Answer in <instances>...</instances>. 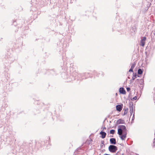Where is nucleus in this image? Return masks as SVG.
Returning <instances> with one entry per match:
<instances>
[{
  "label": "nucleus",
  "mask_w": 155,
  "mask_h": 155,
  "mask_svg": "<svg viewBox=\"0 0 155 155\" xmlns=\"http://www.w3.org/2000/svg\"><path fill=\"white\" fill-rule=\"evenodd\" d=\"M127 133V129L126 126L123 125H119L118 128V134L119 135H120L122 134L123 133Z\"/></svg>",
  "instance_id": "f257e3e1"
},
{
  "label": "nucleus",
  "mask_w": 155,
  "mask_h": 155,
  "mask_svg": "<svg viewBox=\"0 0 155 155\" xmlns=\"http://www.w3.org/2000/svg\"><path fill=\"white\" fill-rule=\"evenodd\" d=\"M108 150L111 152L115 153L117 150V147L114 145H110L108 147Z\"/></svg>",
  "instance_id": "f03ea898"
},
{
  "label": "nucleus",
  "mask_w": 155,
  "mask_h": 155,
  "mask_svg": "<svg viewBox=\"0 0 155 155\" xmlns=\"http://www.w3.org/2000/svg\"><path fill=\"white\" fill-rule=\"evenodd\" d=\"M100 134L101 135V137L103 139L105 138L106 135V133L102 131H101Z\"/></svg>",
  "instance_id": "7ed1b4c3"
},
{
  "label": "nucleus",
  "mask_w": 155,
  "mask_h": 155,
  "mask_svg": "<svg viewBox=\"0 0 155 155\" xmlns=\"http://www.w3.org/2000/svg\"><path fill=\"white\" fill-rule=\"evenodd\" d=\"M122 134H123V135L121 134L120 136L121 139L122 140H124L126 137L127 133H123Z\"/></svg>",
  "instance_id": "20e7f679"
},
{
  "label": "nucleus",
  "mask_w": 155,
  "mask_h": 155,
  "mask_svg": "<svg viewBox=\"0 0 155 155\" xmlns=\"http://www.w3.org/2000/svg\"><path fill=\"white\" fill-rule=\"evenodd\" d=\"M119 92L122 94H125L126 93V91L123 87H121L119 89Z\"/></svg>",
  "instance_id": "39448f33"
},
{
  "label": "nucleus",
  "mask_w": 155,
  "mask_h": 155,
  "mask_svg": "<svg viewBox=\"0 0 155 155\" xmlns=\"http://www.w3.org/2000/svg\"><path fill=\"white\" fill-rule=\"evenodd\" d=\"M110 143L111 144H116V140L115 138H111L110 139Z\"/></svg>",
  "instance_id": "423d86ee"
},
{
  "label": "nucleus",
  "mask_w": 155,
  "mask_h": 155,
  "mask_svg": "<svg viewBox=\"0 0 155 155\" xmlns=\"http://www.w3.org/2000/svg\"><path fill=\"white\" fill-rule=\"evenodd\" d=\"M116 110H117L120 111L122 110V107L120 105H117L116 106Z\"/></svg>",
  "instance_id": "0eeeda50"
},
{
  "label": "nucleus",
  "mask_w": 155,
  "mask_h": 155,
  "mask_svg": "<svg viewBox=\"0 0 155 155\" xmlns=\"http://www.w3.org/2000/svg\"><path fill=\"white\" fill-rule=\"evenodd\" d=\"M125 123L124 121L121 119L118 120L117 121V123L118 124H124Z\"/></svg>",
  "instance_id": "6e6552de"
},
{
  "label": "nucleus",
  "mask_w": 155,
  "mask_h": 155,
  "mask_svg": "<svg viewBox=\"0 0 155 155\" xmlns=\"http://www.w3.org/2000/svg\"><path fill=\"white\" fill-rule=\"evenodd\" d=\"M129 106L130 110H134V105L132 102L130 103Z\"/></svg>",
  "instance_id": "1a4fd4ad"
},
{
  "label": "nucleus",
  "mask_w": 155,
  "mask_h": 155,
  "mask_svg": "<svg viewBox=\"0 0 155 155\" xmlns=\"http://www.w3.org/2000/svg\"><path fill=\"white\" fill-rule=\"evenodd\" d=\"M136 81H137V82H139V83L141 82V83L140 84L142 85H143V81L142 79H141L140 80H139L138 79H137L136 80Z\"/></svg>",
  "instance_id": "9d476101"
},
{
  "label": "nucleus",
  "mask_w": 155,
  "mask_h": 155,
  "mask_svg": "<svg viewBox=\"0 0 155 155\" xmlns=\"http://www.w3.org/2000/svg\"><path fill=\"white\" fill-rule=\"evenodd\" d=\"M124 112L123 115H124L126 114L127 113L128 109V108H124Z\"/></svg>",
  "instance_id": "9b49d317"
},
{
  "label": "nucleus",
  "mask_w": 155,
  "mask_h": 155,
  "mask_svg": "<svg viewBox=\"0 0 155 155\" xmlns=\"http://www.w3.org/2000/svg\"><path fill=\"white\" fill-rule=\"evenodd\" d=\"M143 73V71L140 68L138 70V74H141Z\"/></svg>",
  "instance_id": "f8f14e48"
},
{
  "label": "nucleus",
  "mask_w": 155,
  "mask_h": 155,
  "mask_svg": "<svg viewBox=\"0 0 155 155\" xmlns=\"http://www.w3.org/2000/svg\"><path fill=\"white\" fill-rule=\"evenodd\" d=\"M140 45L141 46H143L145 45V41L141 40Z\"/></svg>",
  "instance_id": "ddd939ff"
},
{
  "label": "nucleus",
  "mask_w": 155,
  "mask_h": 155,
  "mask_svg": "<svg viewBox=\"0 0 155 155\" xmlns=\"http://www.w3.org/2000/svg\"><path fill=\"white\" fill-rule=\"evenodd\" d=\"M115 132L114 130H111L110 131V133L111 134H114Z\"/></svg>",
  "instance_id": "4468645a"
},
{
  "label": "nucleus",
  "mask_w": 155,
  "mask_h": 155,
  "mask_svg": "<svg viewBox=\"0 0 155 155\" xmlns=\"http://www.w3.org/2000/svg\"><path fill=\"white\" fill-rule=\"evenodd\" d=\"M133 74L134 75L132 77V78L133 80H134L136 77V74H134V73H133Z\"/></svg>",
  "instance_id": "2eb2a0df"
},
{
  "label": "nucleus",
  "mask_w": 155,
  "mask_h": 155,
  "mask_svg": "<svg viewBox=\"0 0 155 155\" xmlns=\"http://www.w3.org/2000/svg\"><path fill=\"white\" fill-rule=\"evenodd\" d=\"M135 64H133L131 66V68L134 69V68L135 67Z\"/></svg>",
  "instance_id": "dca6fc26"
},
{
  "label": "nucleus",
  "mask_w": 155,
  "mask_h": 155,
  "mask_svg": "<svg viewBox=\"0 0 155 155\" xmlns=\"http://www.w3.org/2000/svg\"><path fill=\"white\" fill-rule=\"evenodd\" d=\"M146 37H143V38L141 40L145 41L146 40Z\"/></svg>",
  "instance_id": "f3484780"
},
{
  "label": "nucleus",
  "mask_w": 155,
  "mask_h": 155,
  "mask_svg": "<svg viewBox=\"0 0 155 155\" xmlns=\"http://www.w3.org/2000/svg\"><path fill=\"white\" fill-rule=\"evenodd\" d=\"M137 99V96H135L133 98V99H132V101H133V100H136Z\"/></svg>",
  "instance_id": "a211bd4d"
},
{
  "label": "nucleus",
  "mask_w": 155,
  "mask_h": 155,
  "mask_svg": "<svg viewBox=\"0 0 155 155\" xmlns=\"http://www.w3.org/2000/svg\"><path fill=\"white\" fill-rule=\"evenodd\" d=\"M86 74H87L86 73H84L83 74H79L78 75L80 76V75H81L84 76V75H85Z\"/></svg>",
  "instance_id": "6ab92c4d"
},
{
  "label": "nucleus",
  "mask_w": 155,
  "mask_h": 155,
  "mask_svg": "<svg viewBox=\"0 0 155 155\" xmlns=\"http://www.w3.org/2000/svg\"><path fill=\"white\" fill-rule=\"evenodd\" d=\"M130 87H127V90L128 92L130 91Z\"/></svg>",
  "instance_id": "aec40b11"
},
{
  "label": "nucleus",
  "mask_w": 155,
  "mask_h": 155,
  "mask_svg": "<svg viewBox=\"0 0 155 155\" xmlns=\"http://www.w3.org/2000/svg\"><path fill=\"white\" fill-rule=\"evenodd\" d=\"M133 69L131 68H130V70H129V72H133Z\"/></svg>",
  "instance_id": "412c9836"
},
{
  "label": "nucleus",
  "mask_w": 155,
  "mask_h": 155,
  "mask_svg": "<svg viewBox=\"0 0 155 155\" xmlns=\"http://www.w3.org/2000/svg\"><path fill=\"white\" fill-rule=\"evenodd\" d=\"M134 114L132 118V120H134Z\"/></svg>",
  "instance_id": "4be33fe9"
},
{
  "label": "nucleus",
  "mask_w": 155,
  "mask_h": 155,
  "mask_svg": "<svg viewBox=\"0 0 155 155\" xmlns=\"http://www.w3.org/2000/svg\"><path fill=\"white\" fill-rule=\"evenodd\" d=\"M134 80H133V79L132 78V79H131V80H130V82H133V81H134Z\"/></svg>",
  "instance_id": "5701e85b"
},
{
  "label": "nucleus",
  "mask_w": 155,
  "mask_h": 155,
  "mask_svg": "<svg viewBox=\"0 0 155 155\" xmlns=\"http://www.w3.org/2000/svg\"><path fill=\"white\" fill-rule=\"evenodd\" d=\"M104 141H101V144H103L104 145Z\"/></svg>",
  "instance_id": "b1692460"
},
{
  "label": "nucleus",
  "mask_w": 155,
  "mask_h": 155,
  "mask_svg": "<svg viewBox=\"0 0 155 155\" xmlns=\"http://www.w3.org/2000/svg\"><path fill=\"white\" fill-rule=\"evenodd\" d=\"M134 110H130V112H131L133 113Z\"/></svg>",
  "instance_id": "393cba45"
},
{
  "label": "nucleus",
  "mask_w": 155,
  "mask_h": 155,
  "mask_svg": "<svg viewBox=\"0 0 155 155\" xmlns=\"http://www.w3.org/2000/svg\"><path fill=\"white\" fill-rule=\"evenodd\" d=\"M153 34H154V35H155V31H154V32H153Z\"/></svg>",
  "instance_id": "a878e982"
},
{
  "label": "nucleus",
  "mask_w": 155,
  "mask_h": 155,
  "mask_svg": "<svg viewBox=\"0 0 155 155\" xmlns=\"http://www.w3.org/2000/svg\"><path fill=\"white\" fill-rule=\"evenodd\" d=\"M130 116H131L132 114V113L131 112H130Z\"/></svg>",
  "instance_id": "bb28decb"
},
{
  "label": "nucleus",
  "mask_w": 155,
  "mask_h": 155,
  "mask_svg": "<svg viewBox=\"0 0 155 155\" xmlns=\"http://www.w3.org/2000/svg\"><path fill=\"white\" fill-rule=\"evenodd\" d=\"M104 129H106V128L105 127H104L103 128V130H104Z\"/></svg>",
  "instance_id": "cd10ccee"
},
{
  "label": "nucleus",
  "mask_w": 155,
  "mask_h": 155,
  "mask_svg": "<svg viewBox=\"0 0 155 155\" xmlns=\"http://www.w3.org/2000/svg\"><path fill=\"white\" fill-rule=\"evenodd\" d=\"M103 144H102V145H101V146H103Z\"/></svg>",
  "instance_id": "c85d7f7f"
},
{
  "label": "nucleus",
  "mask_w": 155,
  "mask_h": 155,
  "mask_svg": "<svg viewBox=\"0 0 155 155\" xmlns=\"http://www.w3.org/2000/svg\"><path fill=\"white\" fill-rule=\"evenodd\" d=\"M121 155H124L123 153Z\"/></svg>",
  "instance_id": "c756f323"
}]
</instances>
